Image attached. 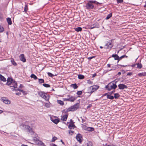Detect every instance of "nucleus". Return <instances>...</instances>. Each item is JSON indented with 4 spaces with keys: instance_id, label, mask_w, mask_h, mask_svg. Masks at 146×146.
I'll return each instance as SVG.
<instances>
[{
    "instance_id": "nucleus-1",
    "label": "nucleus",
    "mask_w": 146,
    "mask_h": 146,
    "mask_svg": "<svg viewBox=\"0 0 146 146\" xmlns=\"http://www.w3.org/2000/svg\"><path fill=\"white\" fill-rule=\"evenodd\" d=\"M7 82L6 83L7 85L10 86L11 87L13 88V89L16 91H19L24 93V91L19 89L17 88V84L16 82L14 81L12 78H8L7 80Z\"/></svg>"
},
{
    "instance_id": "nucleus-2",
    "label": "nucleus",
    "mask_w": 146,
    "mask_h": 146,
    "mask_svg": "<svg viewBox=\"0 0 146 146\" xmlns=\"http://www.w3.org/2000/svg\"><path fill=\"white\" fill-rule=\"evenodd\" d=\"M93 3H95L96 4H101L97 2L96 1L90 0L88 1V3H86V7L88 9H90L94 8V6Z\"/></svg>"
},
{
    "instance_id": "nucleus-3",
    "label": "nucleus",
    "mask_w": 146,
    "mask_h": 146,
    "mask_svg": "<svg viewBox=\"0 0 146 146\" xmlns=\"http://www.w3.org/2000/svg\"><path fill=\"white\" fill-rule=\"evenodd\" d=\"M39 95L44 99L46 101H48L50 98V96L49 95L43 92H38Z\"/></svg>"
},
{
    "instance_id": "nucleus-4",
    "label": "nucleus",
    "mask_w": 146,
    "mask_h": 146,
    "mask_svg": "<svg viewBox=\"0 0 146 146\" xmlns=\"http://www.w3.org/2000/svg\"><path fill=\"white\" fill-rule=\"evenodd\" d=\"M79 104H76L68 108L67 109V111H74L78 109L79 108Z\"/></svg>"
},
{
    "instance_id": "nucleus-5",
    "label": "nucleus",
    "mask_w": 146,
    "mask_h": 146,
    "mask_svg": "<svg viewBox=\"0 0 146 146\" xmlns=\"http://www.w3.org/2000/svg\"><path fill=\"white\" fill-rule=\"evenodd\" d=\"M33 141L36 144L38 145L39 146H46L43 143L36 138L34 137L33 138Z\"/></svg>"
},
{
    "instance_id": "nucleus-6",
    "label": "nucleus",
    "mask_w": 146,
    "mask_h": 146,
    "mask_svg": "<svg viewBox=\"0 0 146 146\" xmlns=\"http://www.w3.org/2000/svg\"><path fill=\"white\" fill-rule=\"evenodd\" d=\"M113 41V40H111L109 41L105 45L104 48L106 49H110L112 48L113 46V44H112Z\"/></svg>"
},
{
    "instance_id": "nucleus-7",
    "label": "nucleus",
    "mask_w": 146,
    "mask_h": 146,
    "mask_svg": "<svg viewBox=\"0 0 146 146\" xmlns=\"http://www.w3.org/2000/svg\"><path fill=\"white\" fill-rule=\"evenodd\" d=\"M25 127L27 129H28L30 134L33 137V139L34 137H35L34 136H36V134L34 132V131L31 129V128L29 126L26 125H25Z\"/></svg>"
},
{
    "instance_id": "nucleus-8",
    "label": "nucleus",
    "mask_w": 146,
    "mask_h": 146,
    "mask_svg": "<svg viewBox=\"0 0 146 146\" xmlns=\"http://www.w3.org/2000/svg\"><path fill=\"white\" fill-rule=\"evenodd\" d=\"M99 87V86L97 85H94L92 86H91L90 87V90H92V91H91L90 92H88V93H90L91 94H92L93 92L94 91L97 90Z\"/></svg>"
},
{
    "instance_id": "nucleus-9",
    "label": "nucleus",
    "mask_w": 146,
    "mask_h": 146,
    "mask_svg": "<svg viewBox=\"0 0 146 146\" xmlns=\"http://www.w3.org/2000/svg\"><path fill=\"white\" fill-rule=\"evenodd\" d=\"M50 119L51 121L55 124H57L59 121V120L56 117L54 116H51Z\"/></svg>"
},
{
    "instance_id": "nucleus-10",
    "label": "nucleus",
    "mask_w": 146,
    "mask_h": 146,
    "mask_svg": "<svg viewBox=\"0 0 146 146\" xmlns=\"http://www.w3.org/2000/svg\"><path fill=\"white\" fill-rule=\"evenodd\" d=\"M110 88H109V90L110 91L112 89H115L117 87V86L115 83H110L109 84Z\"/></svg>"
},
{
    "instance_id": "nucleus-11",
    "label": "nucleus",
    "mask_w": 146,
    "mask_h": 146,
    "mask_svg": "<svg viewBox=\"0 0 146 146\" xmlns=\"http://www.w3.org/2000/svg\"><path fill=\"white\" fill-rule=\"evenodd\" d=\"M76 139L80 143H81L83 139L82 137L81 134H78L76 136Z\"/></svg>"
},
{
    "instance_id": "nucleus-12",
    "label": "nucleus",
    "mask_w": 146,
    "mask_h": 146,
    "mask_svg": "<svg viewBox=\"0 0 146 146\" xmlns=\"http://www.w3.org/2000/svg\"><path fill=\"white\" fill-rule=\"evenodd\" d=\"M67 96L69 97V98H64V101H68L73 102L76 99L74 97L72 96L70 97L69 95H68Z\"/></svg>"
},
{
    "instance_id": "nucleus-13",
    "label": "nucleus",
    "mask_w": 146,
    "mask_h": 146,
    "mask_svg": "<svg viewBox=\"0 0 146 146\" xmlns=\"http://www.w3.org/2000/svg\"><path fill=\"white\" fill-rule=\"evenodd\" d=\"M73 122L72 119L70 120V124L68 125V128L69 129H74L75 127V125L73 123Z\"/></svg>"
},
{
    "instance_id": "nucleus-14",
    "label": "nucleus",
    "mask_w": 146,
    "mask_h": 146,
    "mask_svg": "<svg viewBox=\"0 0 146 146\" xmlns=\"http://www.w3.org/2000/svg\"><path fill=\"white\" fill-rule=\"evenodd\" d=\"M119 89L121 90H123L125 88H127V87L125 85L123 84H120L118 85Z\"/></svg>"
},
{
    "instance_id": "nucleus-15",
    "label": "nucleus",
    "mask_w": 146,
    "mask_h": 146,
    "mask_svg": "<svg viewBox=\"0 0 146 146\" xmlns=\"http://www.w3.org/2000/svg\"><path fill=\"white\" fill-rule=\"evenodd\" d=\"M137 66V68H138L141 69L142 68V64L139 63H136L132 65V67Z\"/></svg>"
},
{
    "instance_id": "nucleus-16",
    "label": "nucleus",
    "mask_w": 146,
    "mask_h": 146,
    "mask_svg": "<svg viewBox=\"0 0 146 146\" xmlns=\"http://www.w3.org/2000/svg\"><path fill=\"white\" fill-rule=\"evenodd\" d=\"M2 101L5 103L7 104H9L11 103L10 101L6 99V98H2Z\"/></svg>"
},
{
    "instance_id": "nucleus-17",
    "label": "nucleus",
    "mask_w": 146,
    "mask_h": 146,
    "mask_svg": "<svg viewBox=\"0 0 146 146\" xmlns=\"http://www.w3.org/2000/svg\"><path fill=\"white\" fill-rule=\"evenodd\" d=\"M19 57L21 60L23 62H26V60L25 58L24 54H21L20 55Z\"/></svg>"
},
{
    "instance_id": "nucleus-18",
    "label": "nucleus",
    "mask_w": 146,
    "mask_h": 146,
    "mask_svg": "<svg viewBox=\"0 0 146 146\" xmlns=\"http://www.w3.org/2000/svg\"><path fill=\"white\" fill-rule=\"evenodd\" d=\"M112 57H113L114 58V60H118L119 58V56L117 54H113L112 55Z\"/></svg>"
},
{
    "instance_id": "nucleus-19",
    "label": "nucleus",
    "mask_w": 146,
    "mask_h": 146,
    "mask_svg": "<svg viewBox=\"0 0 146 146\" xmlns=\"http://www.w3.org/2000/svg\"><path fill=\"white\" fill-rule=\"evenodd\" d=\"M138 75L140 77L142 76H146V72L139 73L138 74Z\"/></svg>"
},
{
    "instance_id": "nucleus-20",
    "label": "nucleus",
    "mask_w": 146,
    "mask_h": 146,
    "mask_svg": "<svg viewBox=\"0 0 146 146\" xmlns=\"http://www.w3.org/2000/svg\"><path fill=\"white\" fill-rule=\"evenodd\" d=\"M0 79L3 82H5L6 80V78L1 74H0Z\"/></svg>"
},
{
    "instance_id": "nucleus-21",
    "label": "nucleus",
    "mask_w": 146,
    "mask_h": 146,
    "mask_svg": "<svg viewBox=\"0 0 146 146\" xmlns=\"http://www.w3.org/2000/svg\"><path fill=\"white\" fill-rule=\"evenodd\" d=\"M125 57L127 58V56L125 55H123V56H121L120 57H119L118 61H117V63H118L119 62V60H120L121 59H122V58H123Z\"/></svg>"
},
{
    "instance_id": "nucleus-22",
    "label": "nucleus",
    "mask_w": 146,
    "mask_h": 146,
    "mask_svg": "<svg viewBox=\"0 0 146 146\" xmlns=\"http://www.w3.org/2000/svg\"><path fill=\"white\" fill-rule=\"evenodd\" d=\"M71 86L73 87L74 89H76L78 87L76 84H72L71 85Z\"/></svg>"
},
{
    "instance_id": "nucleus-23",
    "label": "nucleus",
    "mask_w": 146,
    "mask_h": 146,
    "mask_svg": "<svg viewBox=\"0 0 146 146\" xmlns=\"http://www.w3.org/2000/svg\"><path fill=\"white\" fill-rule=\"evenodd\" d=\"M74 29L75 30L78 32L81 31L82 30V28L80 27L75 28H74Z\"/></svg>"
},
{
    "instance_id": "nucleus-24",
    "label": "nucleus",
    "mask_w": 146,
    "mask_h": 146,
    "mask_svg": "<svg viewBox=\"0 0 146 146\" xmlns=\"http://www.w3.org/2000/svg\"><path fill=\"white\" fill-rule=\"evenodd\" d=\"M7 21L9 25H11L12 24V21L10 18H8L7 19Z\"/></svg>"
},
{
    "instance_id": "nucleus-25",
    "label": "nucleus",
    "mask_w": 146,
    "mask_h": 146,
    "mask_svg": "<svg viewBox=\"0 0 146 146\" xmlns=\"http://www.w3.org/2000/svg\"><path fill=\"white\" fill-rule=\"evenodd\" d=\"M78 78L79 79H83L84 78V76L81 74H79L78 76Z\"/></svg>"
},
{
    "instance_id": "nucleus-26",
    "label": "nucleus",
    "mask_w": 146,
    "mask_h": 146,
    "mask_svg": "<svg viewBox=\"0 0 146 146\" xmlns=\"http://www.w3.org/2000/svg\"><path fill=\"white\" fill-rule=\"evenodd\" d=\"M112 13H110L107 15V16L106 17V19L107 20L109 19L112 16Z\"/></svg>"
},
{
    "instance_id": "nucleus-27",
    "label": "nucleus",
    "mask_w": 146,
    "mask_h": 146,
    "mask_svg": "<svg viewBox=\"0 0 146 146\" xmlns=\"http://www.w3.org/2000/svg\"><path fill=\"white\" fill-rule=\"evenodd\" d=\"M31 78H33L35 80L37 79V77L34 74H32L31 76Z\"/></svg>"
},
{
    "instance_id": "nucleus-28",
    "label": "nucleus",
    "mask_w": 146,
    "mask_h": 146,
    "mask_svg": "<svg viewBox=\"0 0 146 146\" xmlns=\"http://www.w3.org/2000/svg\"><path fill=\"white\" fill-rule=\"evenodd\" d=\"M107 98L108 99H109L111 100L113 99L114 98V97L113 96L110 95H108L107 96Z\"/></svg>"
},
{
    "instance_id": "nucleus-29",
    "label": "nucleus",
    "mask_w": 146,
    "mask_h": 146,
    "mask_svg": "<svg viewBox=\"0 0 146 146\" xmlns=\"http://www.w3.org/2000/svg\"><path fill=\"white\" fill-rule=\"evenodd\" d=\"M87 130L89 131H92L94 130V129L93 127H88L87 128Z\"/></svg>"
},
{
    "instance_id": "nucleus-30",
    "label": "nucleus",
    "mask_w": 146,
    "mask_h": 146,
    "mask_svg": "<svg viewBox=\"0 0 146 146\" xmlns=\"http://www.w3.org/2000/svg\"><path fill=\"white\" fill-rule=\"evenodd\" d=\"M57 102L58 104H59L61 105H63L64 104L63 102L60 100H58Z\"/></svg>"
},
{
    "instance_id": "nucleus-31",
    "label": "nucleus",
    "mask_w": 146,
    "mask_h": 146,
    "mask_svg": "<svg viewBox=\"0 0 146 146\" xmlns=\"http://www.w3.org/2000/svg\"><path fill=\"white\" fill-rule=\"evenodd\" d=\"M119 97V95L118 93H115L114 94V97L115 98H117Z\"/></svg>"
},
{
    "instance_id": "nucleus-32",
    "label": "nucleus",
    "mask_w": 146,
    "mask_h": 146,
    "mask_svg": "<svg viewBox=\"0 0 146 146\" xmlns=\"http://www.w3.org/2000/svg\"><path fill=\"white\" fill-rule=\"evenodd\" d=\"M4 31V28L0 25V33L3 32Z\"/></svg>"
},
{
    "instance_id": "nucleus-33",
    "label": "nucleus",
    "mask_w": 146,
    "mask_h": 146,
    "mask_svg": "<svg viewBox=\"0 0 146 146\" xmlns=\"http://www.w3.org/2000/svg\"><path fill=\"white\" fill-rule=\"evenodd\" d=\"M50 103L49 102L48 103H46L45 106L47 108H49L50 107Z\"/></svg>"
},
{
    "instance_id": "nucleus-34",
    "label": "nucleus",
    "mask_w": 146,
    "mask_h": 146,
    "mask_svg": "<svg viewBox=\"0 0 146 146\" xmlns=\"http://www.w3.org/2000/svg\"><path fill=\"white\" fill-rule=\"evenodd\" d=\"M39 82L40 83H43L44 82V80L42 79H39Z\"/></svg>"
},
{
    "instance_id": "nucleus-35",
    "label": "nucleus",
    "mask_w": 146,
    "mask_h": 146,
    "mask_svg": "<svg viewBox=\"0 0 146 146\" xmlns=\"http://www.w3.org/2000/svg\"><path fill=\"white\" fill-rule=\"evenodd\" d=\"M28 10V6L27 5H25L24 7V11L26 13Z\"/></svg>"
},
{
    "instance_id": "nucleus-36",
    "label": "nucleus",
    "mask_w": 146,
    "mask_h": 146,
    "mask_svg": "<svg viewBox=\"0 0 146 146\" xmlns=\"http://www.w3.org/2000/svg\"><path fill=\"white\" fill-rule=\"evenodd\" d=\"M43 86L46 88L49 87H50V85L47 84H43Z\"/></svg>"
},
{
    "instance_id": "nucleus-37",
    "label": "nucleus",
    "mask_w": 146,
    "mask_h": 146,
    "mask_svg": "<svg viewBox=\"0 0 146 146\" xmlns=\"http://www.w3.org/2000/svg\"><path fill=\"white\" fill-rule=\"evenodd\" d=\"M57 139V138L56 137H54L52 138L51 141L52 142H54Z\"/></svg>"
},
{
    "instance_id": "nucleus-38",
    "label": "nucleus",
    "mask_w": 146,
    "mask_h": 146,
    "mask_svg": "<svg viewBox=\"0 0 146 146\" xmlns=\"http://www.w3.org/2000/svg\"><path fill=\"white\" fill-rule=\"evenodd\" d=\"M11 62H12V63L14 66H16L17 65L16 63L13 60H11Z\"/></svg>"
},
{
    "instance_id": "nucleus-39",
    "label": "nucleus",
    "mask_w": 146,
    "mask_h": 146,
    "mask_svg": "<svg viewBox=\"0 0 146 146\" xmlns=\"http://www.w3.org/2000/svg\"><path fill=\"white\" fill-rule=\"evenodd\" d=\"M92 143L91 142H89L87 143V146H92Z\"/></svg>"
},
{
    "instance_id": "nucleus-40",
    "label": "nucleus",
    "mask_w": 146,
    "mask_h": 146,
    "mask_svg": "<svg viewBox=\"0 0 146 146\" xmlns=\"http://www.w3.org/2000/svg\"><path fill=\"white\" fill-rule=\"evenodd\" d=\"M82 92L81 91H78L77 92V94L78 95H80L82 94Z\"/></svg>"
},
{
    "instance_id": "nucleus-41",
    "label": "nucleus",
    "mask_w": 146,
    "mask_h": 146,
    "mask_svg": "<svg viewBox=\"0 0 146 146\" xmlns=\"http://www.w3.org/2000/svg\"><path fill=\"white\" fill-rule=\"evenodd\" d=\"M117 2L119 3H122L123 2V0H117Z\"/></svg>"
},
{
    "instance_id": "nucleus-42",
    "label": "nucleus",
    "mask_w": 146,
    "mask_h": 146,
    "mask_svg": "<svg viewBox=\"0 0 146 146\" xmlns=\"http://www.w3.org/2000/svg\"><path fill=\"white\" fill-rule=\"evenodd\" d=\"M48 75L50 77H52L54 76V75L52 74L50 72L48 73Z\"/></svg>"
},
{
    "instance_id": "nucleus-43",
    "label": "nucleus",
    "mask_w": 146,
    "mask_h": 146,
    "mask_svg": "<svg viewBox=\"0 0 146 146\" xmlns=\"http://www.w3.org/2000/svg\"><path fill=\"white\" fill-rule=\"evenodd\" d=\"M68 115L66 114L64 115V121H66Z\"/></svg>"
},
{
    "instance_id": "nucleus-44",
    "label": "nucleus",
    "mask_w": 146,
    "mask_h": 146,
    "mask_svg": "<svg viewBox=\"0 0 146 146\" xmlns=\"http://www.w3.org/2000/svg\"><path fill=\"white\" fill-rule=\"evenodd\" d=\"M93 82H92L90 81V80H88V83L90 84H92Z\"/></svg>"
},
{
    "instance_id": "nucleus-45",
    "label": "nucleus",
    "mask_w": 146,
    "mask_h": 146,
    "mask_svg": "<svg viewBox=\"0 0 146 146\" xmlns=\"http://www.w3.org/2000/svg\"><path fill=\"white\" fill-rule=\"evenodd\" d=\"M110 88V85H109V84L108 85H106V88L108 90H109V88Z\"/></svg>"
},
{
    "instance_id": "nucleus-46",
    "label": "nucleus",
    "mask_w": 146,
    "mask_h": 146,
    "mask_svg": "<svg viewBox=\"0 0 146 146\" xmlns=\"http://www.w3.org/2000/svg\"><path fill=\"white\" fill-rule=\"evenodd\" d=\"M132 74V72H129L127 73V76H131V75Z\"/></svg>"
},
{
    "instance_id": "nucleus-47",
    "label": "nucleus",
    "mask_w": 146,
    "mask_h": 146,
    "mask_svg": "<svg viewBox=\"0 0 146 146\" xmlns=\"http://www.w3.org/2000/svg\"><path fill=\"white\" fill-rule=\"evenodd\" d=\"M94 58V56H92L90 57H88V59L89 60H90L93 58Z\"/></svg>"
},
{
    "instance_id": "nucleus-48",
    "label": "nucleus",
    "mask_w": 146,
    "mask_h": 146,
    "mask_svg": "<svg viewBox=\"0 0 146 146\" xmlns=\"http://www.w3.org/2000/svg\"><path fill=\"white\" fill-rule=\"evenodd\" d=\"M96 76V74L95 73V74H93L92 76V77H95V76Z\"/></svg>"
},
{
    "instance_id": "nucleus-49",
    "label": "nucleus",
    "mask_w": 146,
    "mask_h": 146,
    "mask_svg": "<svg viewBox=\"0 0 146 146\" xmlns=\"http://www.w3.org/2000/svg\"><path fill=\"white\" fill-rule=\"evenodd\" d=\"M61 120H62L63 121H64V116H62Z\"/></svg>"
},
{
    "instance_id": "nucleus-50",
    "label": "nucleus",
    "mask_w": 146,
    "mask_h": 146,
    "mask_svg": "<svg viewBox=\"0 0 146 146\" xmlns=\"http://www.w3.org/2000/svg\"><path fill=\"white\" fill-rule=\"evenodd\" d=\"M121 74V73L120 72H119L117 74V75L119 76Z\"/></svg>"
},
{
    "instance_id": "nucleus-51",
    "label": "nucleus",
    "mask_w": 146,
    "mask_h": 146,
    "mask_svg": "<svg viewBox=\"0 0 146 146\" xmlns=\"http://www.w3.org/2000/svg\"><path fill=\"white\" fill-rule=\"evenodd\" d=\"M107 66H108V67H110V66H111V65L110 64H107Z\"/></svg>"
},
{
    "instance_id": "nucleus-52",
    "label": "nucleus",
    "mask_w": 146,
    "mask_h": 146,
    "mask_svg": "<svg viewBox=\"0 0 146 146\" xmlns=\"http://www.w3.org/2000/svg\"><path fill=\"white\" fill-rule=\"evenodd\" d=\"M74 131H69V132L70 133H74Z\"/></svg>"
},
{
    "instance_id": "nucleus-53",
    "label": "nucleus",
    "mask_w": 146,
    "mask_h": 146,
    "mask_svg": "<svg viewBox=\"0 0 146 146\" xmlns=\"http://www.w3.org/2000/svg\"><path fill=\"white\" fill-rule=\"evenodd\" d=\"M17 95H19L21 94V93H16Z\"/></svg>"
},
{
    "instance_id": "nucleus-54",
    "label": "nucleus",
    "mask_w": 146,
    "mask_h": 146,
    "mask_svg": "<svg viewBox=\"0 0 146 146\" xmlns=\"http://www.w3.org/2000/svg\"><path fill=\"white\" fill-rule=\"evenodd\" d=\"M96 24L97 25V26H96V27H99V24H98V23H97Z\"/></svg>"
},
{
    "instance_id": "nucleus-55",
    "label": "nucleus",
    "mask_w": 146,
    "mask_h": 146,
    "mask_svg": "<svg viewBox=\"0 0 146 146\" xmlns=\"http://www.w3.org/2000/svg\"><path fill=\"white\" fill-rule=\"evenodd\" d=\"M3 111L0 110V114L2 113H3Z\"/></svg>"
},
{
    "instance_id": "nucleus-56",
    "label": "nucleus",
    "mask_w": 146,
    "mask_h": 146,
    "mask_svg": "<svg viewBox=\"0 0 146 146\" xmlns=\"http://www.w3.org/2000/svg\"><path fill=\"white\" fill-rule=\"evenodd\" d=\"M113 70V69H110V70H107V71H111V70Z\"/></svg>"
},
{
    "instance_id": "nucleus-57",
    "label": "nucleus",
    "mask_w": 146,
    "mask_h": 146,
    "mask_svg": "<svg viewBox=\"0 0 146 146\" xmlns=\"http://www.w3.org/2000/svg\"><path fill=\"white\" fill-rule=\"evenodd\" d=\"M21 146H28L27 145H25L24 144H23L21 145Z\"/></svg>"
},
{
    "instance_id": "nucleus-58",
    "label": "nucleus",
    "mask_w": 146,
    "mask_h": 146,
    "mask_svg": "<svg viewBox=\"0 0 146 146\" xmlns=\"http://www.w3.org/2000/svg\"><path fill=\"white\" fill-rule=\"evenodd\" d=\"M52 145V146H57L56 145L54 144H53Z\"/></svg>"
},
{
    "instance_id": "nucleus-59",
    "label": "nucleus",
    "mask_w": 146,
    "mask_h": 146,
    "mask_svg": "<svg viewBox=\"0 0 146 146\" xmlns=\"http://www.w3.org/2000/svg\"><path fill=\"white\" fill-rule=\"evenodd\" d=\"M118 65H120L119 64ZM121 66H123V67H125V66H127V65H125V66H124V65H120Z\"/></svg>"
},
{
    "instance_id": "nucleus-60",
    "label": "nucleus",
    "mask_w": 146,
    "mask_h": 146,
    "mask_svg": "<svg viewBox=\"0 0 146 146\" xmlns=\"http://www.w3.org/2000/svg\"><path fill=\"white\" fill-rule=\"evenodd\" d=\"M61 141L62 142V143H64L62 140H61Z\"/></svg>"
},
{
    "instance_id": "nucleus-61",
    "label": "nucleus",
    "mask_w": 146,
    "mask_h": 146,
    "mask_svg": "<svg viewBox=\"0 0 146 146\" xmlns=\"http://www.w3.org/2000/svg\"><path fill=\"white\" fill-rule=\"evenodd\" d=\"M100 48H103V47L102 46H100Z\"/></svg>"
},
{
    "instance_id": "nucleus-62",
    "label": "nucleus",
    "mask_w": 146,
    "mask_h": 146,
    "mask_svg": "<svg viewBox=\"0 0 146 146\" xmlns=\"http://www.w3.org/2000/svg\"><path fill=\"white\" fill-rule=\"evenodd\" d=\"M144 7H146V5H145V6H144Z\"/></svg>"
},
{
    "instance_id": "nucleus-63",
    "label": "nucleus",
    "mask_w": 146,
    "mask_h": 146,
    "mask_svg": "<svg viewBox=\"0 0 146 146\" xmlns=\"http://www.w3.org/2000/svg\"><path fill=\"white\" fill-rule=\"evenodd\" d=\"M145 5H146V1H145Z\"/></svg>"
},
{
    "instance_id": "nucleus-64",
    "label": "nucleus",
    "mask_w": 146,
    "mask_h": 146,
    "mask_svg": "<svg viewBox=\"0 0 146 146\" xmlns=\"http://www.w3.org/2000/svg\"><path fill=\"white\" fill-rule=\"evenodd\" d=\"M94 28V27H91V28H92H92Z\"/></svg>"
}]
</instances>
